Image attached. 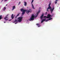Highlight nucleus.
<instances>
[{
	"instance_id": "9",
	"label": "nucleus",
	"mask_w": 60,
	"mask_h": 60,
	"mask_svg": "<svg viewBox=\"0 0 60 60\" xmlns=\"http://www.w3.org/2000/svg\"><path fill=\"white\" fill-rule=\"evenodd\" d=\"M46 20V19H43L42 20L41 23L43 22L44 21H45Z\"/></svg>"
},
{
	"instance_id": "38",
	"label": "nucleus",
	"mask_w": 60,
	"mask_h": 60,
	"mask_svg": "<svg viewBox=\"0 0 60 60\" xmlns=\"http://www.w3.org/2000/svg\"><path fill=\"white\" fill-rule=\"evenodd\" d=\"M40 26H38V27H40Z\"/></svg>"
},
{
	"instance_id": "34",
	"label": "nucleus",
	"mask_w": 60,
	"mask_h": 60,
	"mask_svg": "<svg viewBox=\"0 0 60 60\" xmlns=\"http://www.w3.org/2000/svg\"><path fill=\"white\" fill-rule=\"evenodd\" d=\"M37 15H36L35 16V17H37Z\"/></svg>"
},
{
	"instance_id": "4",
	"label": "nucleus",
	"mask_w": 60,
	"mask_h": 60,
	"mask_svg": "<svg viewBox=\"0 0 60 60\" xmlns=\"http://www.w3.org/2000/svg\"><path fill=\"white\" fill-rule=\"evenodd\" d=\"M9 14H8L6 15V16L4 18V19L6 21H7V20H8V19H6L7 18H8V17H7L9 16Z\"/></svg>"
},
{
	"instance_id": "3",
	"label": "nucleus",
	"mask_w": 60,
	"mask_h": 60,
	"mask_svg": "<svg viewBox=\"0 0 60 60\" xmlns=\"http://www.w3.org/2000/svg\"><path fill=\"white\" fill-rule=\"evenodd\" d=\"M34 15H32L31 16V17L30 18V19H29L30 21L33 20L34 19Z\"/></svg>"
},
{
	"instance_id": "22",
	"label": "nucleus",
	"mask_w": 60,
	"mask_h": 60,
	"mask_svg": "<svg viewBox=\"0 0 60 60\" xmlns=\"http://www.w3.org/2000/svg\"><path fill=\"white\" fill-rule=\"evenodd\" d=\"M32 10H30V12L31 13V12H32Z\"/></svg>"
},
{
	"instance_id": "32",
	"label": "nucleus",
	"mask_w": 60,
	"mask_h": 60,
	"mask_svg": "<svg viewBox=\"0 0 60 60\" xmlns=\"http://www.w3.org/2000/svg\"><path fill=\"white\" fill-rule=\"evenodd\" d=\"M8 0H4L5 2H6V1H7Z\"/></svg>"
},
{
	"instance_id": "35",
	"label": "nucleus",
	"mask_w": 60,
	"mask_h": 60,
	"mask_svg": "<svg viewBox=\"0 0 60 60\" xmlns=\"http://www.w3.org/2000/svg\"><path fill=\"white\" fill-rule=\"evenodd\" d=\"M37 15H36L35 16V17H37Z\"/></svg>"
},
{
	"instance_id": "1",
	"label": "nucleus",
	"mask_w": 60,
	"mask_h": 60,
	"mask_svg": "<svg viewBox=\"0 0 60 60\" xmlns=\"http://www.w3.org/2000/svg\"><path fill=\"white\" fill-rule=\"evenodd\" d=\"M23 19V17H19L18 18L17 20L19 22H21Z\"/></svg>"
},
{
	"instance_id": "40",
	"label": "nucleus",
	"mask_w": 60,
	"mask_h": 60,
	"mask_svg": "<svg viewBox=\"0 0 60 60\" xmlns=\"http://www.w3.org/2000/svg\"><path fill=\"white\" fill-rule=\"evenodd\" d=\"M4 23H5L6 22H4Z\"/></svg>"
},
{
	"instance_id": "30",
	"label": "nucleus",
	"mask_w": 60,
	"mask_h": 60,
	"mask_svg": "<svg viewBox=\"0 0 60 60\" xmlns=\"http://www.w3.org/2000/svg\"><path fill=\"white\" fill-rule=\"evenodd\" d=\"M54 14H52V16H53V15H54Z\"/></svg>"
},
{
	"instance_id": "39",
	"label": "nucleus",
	"mask_w": 60,
	"mask_h": 60,
	"mask_svg": "<svg viewBox=\"0 0 60 60\" xmlns=\"http://www.w3.org/2000/svg\"><path fill=\"white\" fill-rule=\"evenodd\" d=\"M51 12V13H52V12Z\"/></svg>"
},
{
	"instance_id": "36",
	"label": "nucleus",
	"mask_w": 60,
	"mask_h": 60,
	"mask_svg": "<svg viewBox=\"0 0 60 60\" xmlns=\"http://www.w3.org/2000/svg\"><path fill=\"white\" fill-rule=\"evenodd\" d=\"M56 1L57 2V1H58V0H56Z\"/></svg>"
},
{
	"instance_id": "10",
	"label": "nucleus",
	"mask_w": 60,
	"mask_h": 60,
	"mask_svg": "<svg viewBox=\"0 0 60 60\" xmlns=\"http://www.w3.org/2000/svg\"><path fill=\"white\" fill-rule=\"evenodd\" d=\"M12 7H13V8L12 9V10L13 11V10H14V9H15V6H13Z\"/></svg>"
},
{
	"instance_id": "28",
	"label": "nucleus",
	"mask_w": 60,
	"mask_h": 60,
	"mask_svg": "<svg viewBox=\"0 0 60 60\" xmlns=\"http://www.w3.org/2000/svg\"><path fill=\"white\" fill-rule=\"evenodd\" d=\"M21 2H19V4H21Z\"/></svg>"
},
{
	"instance_id": "7",
	"label": "nucleus",
	"mask_w": 60,
	"mask_h": 60,
	"mask_svg": "<svg viewBox=\"0 0 60 60\" xmlns=\"http://www.w3.org/2000/svg\"><path fill=\"white\" fill-rule=\"evenodd\" d=\"M33 2H32V1L31 2V4H32V7L33 9H35V8H34V5L33 4Z\"/></svg>"
},
{
	"instance_id": "19",
	"label": "nucleus",
	"mask_w": 60,
	"mask_h": 60,
	"mask_svg": "<svg viewBox=\"0 0 60 60\" xmlns=\"http://www.w3.org/2000/svg\"><path fill=\"white\" fill-rule=\"evenodd\" d=\"M42 18H43V17L41 16L40 17V18L41 19H42Z\"/></svg>"
},
{
	"instance_id": "8",
	"label": "nucleus",
	"mask_w": 60,
	"mask_h": 60,
	"mask_svg": "<svg viewBox=\"0 0 60 60\" xmlns=\"http://www.w3.org/2000/svg\"><path fill=\"white\" fill-rule=\"evenodd\" d=\"M54 7L52 9L51 8L50 9V11L51 12H53V11L54 10Z\"/></svg>"
},
{
	"instance_id": "21",
	"label": "nucleus",
	"mask_w": 60,
	"mask_h": 60,
	"mask_svg": "<svg viewBox=\"0 0 60 60\" xmlns=\"http://www.w3.org/2000/svg\"><path fill=\"white\" fill-rule=\"evenodd\" d=\"M49 9H48V8H47V10H46V11H49Z\"/></svg>"
},
{
	"instance_id": "13",
	"label": "nucleus",
	"mask_w": 60,
	"mask_h": 60,
	"mask_svg": "<svg viewBox=\"0 0 60 60\" xmlns=\"http://www.w3.org/2000/svg\"><path fill=\"white\" fill-rule=\"evenodd\" d=\"M25 4H24V6H26V5H27V3L26 2H24Z\"/></svg>"
},
{
	"instance_id": "31",
	"label": "nucleus",
	"mask_w": 60,
	"mask_h": 60,
	"mask_svg": "<svg viewBox=\"0 0 60 60\" xmlns=\"http://www.w3.org/2000/svg\"><path fill=\"white\" fill-rule=\"evenodd\" d=\"M39 25V24H37V26H38V25Z\"/></svg>"
},
{
	"instance_id": "14",
	"label": "nucleus",
	"mask_w": 60,
	"mask_h": 60,
	"mask_svg": "<svg viewBox=\"0 0 60 60\" xmlns=\"http://www.w3.org/2000/svg\"><path fill=\"white\" fill-rule=\"evenodd\" d=\"M11 18L12 19H14V17H13V14H12L11 16Z\"/></svg>"
},
{
	"instance_id": "33",
	"label": "nucleus",
	"mask_w": 60,
	"mask_h": 60,
	"mask_svg": "<svg viewBox=\"0 0 60 60\" xmlns=\"http://www.w3.org/2000/svg\"><path fill=\"white\" fill-rule=\"evenodd\" d=\"M34 0H32V2H34Z\"/></svg>"
},
{
	"instance_id": "20",
	"label": "nucleus",
	"mask_w": 60,
	"mask_h": 60,
	"mask_svg": "<svg viewBox=\"0 0 60 60\" xmlns=\"http://www.w3.org/2000/svg\"><path fill=\"white\" fill-rule=\"evenodd\" d=\"M47 16H44V18H47Z\"/></svg>"
},
{
	"instance_id": "42",
	"label": "nucleus",
	"mask_w": 60,
	"mask_h": 60,
	"mask_svg": "<svg viewBox=\"0 0 60 60\" xmlns=\"http://www.w3.org/2000/svg\"><path fill=\"white\" fill-rule=\"evenodd\" d=\"M15 24H17V23H15Z\"/></svg>"
},
{
	"instance_id": "5",
	"label": "nucleus",
	"mask_w": 60,
	"mask_h": 60,
	"mask_svg": "<svg viewBox=\"0 0 60 60\" xmlns=\"http://www.w3.org/2000/svg\"><path fill=\"white\" fill-rule=\"evenodd\" d=\"M51 4L50 3H49V7L48 8V9H51V7L50 6V5Z\"/></svg>"
},
{
	"instance_id": "23",
	"label": "nucleus",
	"mask_w": 60,
	"mask_h": 60,
	"mask_svg": "<svg viewBox=\"0 0 60 60\" xmlns=\"http://www.w3.org/2000/svg\"><path fill=\"white\" fill-rule=\"evenodd\" d=\"M48 20H49V19H47V20L46 21V22H47V21H48Z\"/></svg>"
},
{
	"instance_id": "2",
	"label": "nucleus",
	"mask_w": 60,
	"mask_h": 60,
	"mask_svg": "<svg viewBox=\"0 0 60 60\" xmlns=\"http://www.w3.org/2000/svg\"><path fill=\"white\" fill-rule=\"evenodd\" d=\"M26 10H24L23 9H21V11H22V15H23L25 13V12L26 11Z\"/></svg>"
},
{
	"instance_id": "27",
	"label": "nucleus",
	"mask_w": 60,
	"mask_h": 60,
	"mask_svg": "<svg viewBox=\"0 0 60 60\" xmlns=\"http://www.w3.org/2000/svg\"><path fill=\"white\" fill-rule=\"evenodd\" d=\"M47 14V12H46V13H45V15H46Z\"/></svg>"
},
{
	"instance_id": "25",
	"label": "nucleus",
	"mask_w": 60,
	"mask_h": 60,
	"mask_svg": "<svg viewBox=\"0 0 60 60\" xmlns=\"http://www.w3.org/2000/svg\"><path fill=\"white\" fill-rule=\"evenodd\" d=\"M17 16H16L15 17V19H17Z\"/></svg>"
},
{
	"instance_id": "11",
	"label": "nucleus",
	"mask_w": 60,
	"mask_h": 60,
	"mask_svg": "<svg viewBox=\"0 0 60 60\" xmlns=\"http://www.w3.org/2000/svg\"><path fill=\"white\" fill-rule=\"evenodd\" d=\"M26 11V12L27 13H29V12H30V11L29 10H28V11Z\"/></svg>"
},
{
	"instance_id": "43",
	"label": "nucleus",
	"mask_w": 60,
	"mask_h": 60,
	"mask_svg": "<svg viewBox=\"0 0 60 60\" xmlns=\"http://www.w3.org/2000/svg\"><path fill=\"white\" fill-rule=\"evenodd\" d=\"M2 1H3V0H2Z\"/></svg>"
},
{
	"instance_id": "29",
	"label": "nucleus",
	"mask_w": 60,
	"mask_h": 60,
	"mask_svg": "<svg viewBox=\"0 0 60 60\" xmlns=\"http://www.w3.org/2000/svg\"><path fill=\"white\" fill-rule=\"evenodd\" d=\"M19 15V14H18V15H17L16 16H18Z\"/></svg>"
},
{
	"instance_id": "26",
	"label": "nucleus",
	"mask_w": 60,
	"mask_h": 60,
	"mask_svg": "<svg viewBox=\"0 0 60 60\" xmlns=\"http://www.w3.org/2000/svg\"><path fill=\"white\" fill-rule=\"evenodd\" d=\"M55 4H56V3H57V2L56 1H55Z\"/></svg>"
},
{
	"instance_id": "18",
	"label": "nucleus",
	"mask_w": 60,
	"mask_h": 60,
	"mask_svg": "<svg viewBox=\"0 0 60 60\" xmlns=\"http://www.w3.org/2000/svg\"><path fill=\"white\" fill-rule=\"evenodd\" d=\"M49 20H51V19H52V18H50L49 19H48Z\"/></svg>"
},
{
	"instance_id": "37",
	"label": "nucleus",
	"mask_w": 60,
	"mask_h": 60,
	"mask_svg": "<svg viewBox=\"0 0 60 60\" xmlns=\"http://www.w3.org/2000/svg\"><path fill=\"white\" fill-rule=\"evenodd\" d=\"M11 20H9V21H11Z\"/></svg>"
},
{
	"instance_id": "15",
	"label": "nucleus",
	"mask_w": 60,
	"mask_h": 60,
	"mask_svg": "<svg viewBox=\"0 0 60 60\" xmlns=\"http://www.w3.org/2000/svg\"><path fill=\"white\" fill-rule=\"evenodd\" d=\"M17 22V19H15V21L13 23H15V22Z\"/></svg>"
},
{
	"instance_id": "16",
	"label": "nucleus",
	"mask_w": 60,
	"mask_h": 60,
	"mask_svg": "<svg viewBox=\"0 0 60 60\" xmlns=\"http://www.w3.org/2000/svg\"><path fill=\"white\" fill-rule=\"evenodd\" d=\"M5 9H6V7H4L3 9V11H5Z\"/></svg>"
},
{
	"instance_id": "6",
	"label": "nucleus",
	"mask_w": 60,
	"mask_h": 60,
	"mask_svg": "<svg viewBox=\"0 0 60 60\" xmlns=\"http://www.w3.org/2000/svg\"><path fill=\"white\" fill-rule=\"evenodd\" d=\"M47 16H47L46 17L47 19H49V18H50L51 15H49V14Z\"/></svg>"
},
{
	"instance_id": "24",
	"label": "nucleus",
	"mask_w": 60,
	"mask_h": 60,
	"mask_svg": "<svg viewBox=\"0 0 60 60\" xmlns=\"http://www.w3.org/2000/svg\"><path fill=\"white\" fill-rule=\"evenodd\" d=\"M43 16H44V15H43V14H42V15H41V16L42 17H43Z\"/></svg>"
},
{
	"instance_id": "41",
	"label": "nucleus",
	"mask_w": 60,
	"mask_h": 60,
	"mask_svg": "<svg viewBox=\"0 0 60 60\" xmlns=\"http://www.w3.org/2000/svg\"><path fill=\"white\" fill-rule=\"evenodd\" d=\"M7 5H8L7 4L6 5V6H7Z\"/></svg>"
},
{
	"instance_id": "17",
	"label": "nucleus",
	"mask_w": 60,
	"mask_h": 60,
	"mask_svg": "<svg viewBox=\"0 0 60 60\" xmlns=\"http://www.w3.org/2000/svg\"><path fill=\"white\" fill-rule=\"evenodd\" d=\"M2 15L0 16V19H2Z\"/></svg>"
},
{
	"instance_id": "12",
	"label": "nucleus",
	"mask_w": 60,
	"mask_h": 60,
	"mask_svg": "<svg viewBox=\"0 0 60 60\" xmlns=\"http://www.w3.org/2000/svg\"><path fill=\"white\" fill-rule=\"evenodd\" d=\"M40 10H39L38 11V12L37 14V16H38V14L39 13H40Z\"/></svg>"
}]
</instances>
